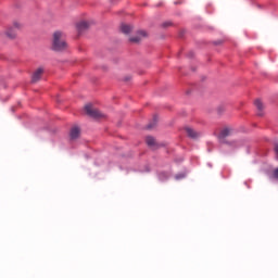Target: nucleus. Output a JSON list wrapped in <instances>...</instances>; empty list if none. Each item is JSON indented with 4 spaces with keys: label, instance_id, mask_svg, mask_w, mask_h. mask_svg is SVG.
Masks as SVG:
<instances>
[{
    "label": "nucleus",
    "instance_id": "obj_12",
    "mask_svg": "<svg viewBox=\"0 0 278 278\" xmlns=\"http://www.w3.org/2000/svg\"><path fill=\"white\" fill-rule=\"evenodd\" d=\"M254 104L258 112H262V110H264V103L262 102V100H255Z\"/></svg>",
    "mask_w": 278,
    "mask_h": 278
},
{
    "label": "nucleus",
    "instance_id": "obj_2",
    "mask_svg": "<svg viewBox=\"0 0 278 278\" xmlns=\"http://www.w3.org/2000/svg\"><path fill=\"white\" fill-rule=\"evenodd\" d=\"M23 29V24L18 21H14L13 24L7 29L5 35L11 40H14L16 38L17 31H21Z\"/></svg>",
    "mask_w": 278,
    "mask_h": 278
},
{
    "label": "nucleus",
    "instance_id": "obj_10",
    "mask_svg": "<svg viewBox=\"0 0 278 278\" xmlns=\"http://www.w3.org/2000/svg\"><path fill=\"white\" fill-rule=\"evenodd\" d=\"M134 29V27H131V25H127V24H122L121 26V31L122 34H131V30Z\"/></svg>",
    "mask_w": 278,
    "mask_h": 278
},
{
    "label": "nucleus",
    "instance_id": "obj_15",
    "mask_svg": "<svg viewBox=\"0 0 278 278\" xmlns=\"http://www.w3.org/2000/svg\"><path fill=\"white\" fill-rule=\"evenodd\" d=\"M170 25H173V23L165 22V23L162 24V27H170Z\"/></svg>",
    "mask_w": 278,
    "mask_h": 278
},
{
    "label": "nucleus",
    "instance_id": "obj_7",
    "mask_svg": "<svg viewBox=\"0 0 278 278\" xmlns=\"http://www.w3.org/2000/svg\"><path fill=\"white\" fill-rule=\"evenodd\" d=\"M81 134V130L79 129V127L74 126L71 131H70V138L71 140H77V138H79V135Z\"/></svg>",
    "mask_w": 278,
    "mask_h": 278
},
{
    "label": "nucleus",
    "instance_id": "obj_17",
    "mask_svg": "<svg viewBox=\"0 0 278 278\" xmlns=\"http://www.w3.org/2000/svg\"><path fill=\"white\" fill-rule=\"evenodd\" d=\"M131 78L130 77H128V78H126V81H129Z\"/></svg>",
    "mask_w": 278,
    "mask_h": 278
},
{
    "label": "nucleus",
    "instance_id": "obj_16",
    "mask_svg": "<svg viewBox=\"0 0 278 278\" xmlns=\"http://www.w3.org/2000/svg\"><path fill=\"white\" fill-rule=\"evenodd\" d=\"M275 151H276V154L278 155V143L275 144Z\"/></svg>",
    "mask_w": 278,
    "mask_h": 278
},
{
    "label": "nucleus",
    "instance_id": "obj_8",
    "mask_svg": "<svg viewBox=\"0 0 278 278\" xmlns=\"http://www.w3.org/2000/svg\"><path fill=\"white\" fill-rule=\"evenodd\" d=\"M228 136H231V128L226 127V128L222 129V131H220V134H219V140H220V142H226L225 139H226Z\"/></svg>",
    "mask_w": 278,
    "mask_h": 278
},
{
    "label": "nucleus",
    "instance_id": "obj_5",
    "mask_svg": "<svg viewBox=\"0 0 278 278\" xmlns=\"http://www.w3.org/2000/svg\"><path fill=\"white\" fill-rule=\"evenodd\" d=\"M42 73H45V70L42 67L37 68L33 74L31 83L37 84V81H40Z\"/></svg>",
    "mask_w": 278,
    "mask_h": 278
},
{
    "label": "nucleus",
    "instance_id": "obj_6",
    "mask_svg": "<svg viewBox=\"0 0 278 278\" xmlns=\"http://www.w3.org/2000/svg\"><path fill=\"white\" fill-rule=\"evenodd\" d=\"M89 27H90V23L86 21H83L76 25V29L78 34H84V31H86V29H88Z\"/></svg>",
    "mask_w": 278,
    "mask_h": 278
},
{
    "label": "nucleus",
    "instance_id": "obj_3",
    "mask_svg": "<svg viewBox=\"0 0 278 278\" xmlns=\"http://www.w3.org/2000/svg\"><path fill=\"white\" fill-rule=\"evenodd\" d=\"M85 112L91 118H105V115L101 111L93 109L92 104L85 105Z\"/></svg>",
    "mask_w": 278,
    "mask_h": 278
},
{
    "label": "nucleus",
    "instance_id": "obj_1",
    "mask_svg": "<svg viewBox=\"0 0 278 278\" xmlns=\"http://www.w3.org/2000/svg\"><path fill=\"white\" fill-rule=\"evenodd\" d=\"M68 47L66 36L62 31H55L52 39L53 51H64Z\"/></svg>",
    "mask_w": 278,
    "mask_h": 278
},
{
    "label": "nucleus",
    "instance_id": "obj_4",
    "mask_svg": "<svg viewBox=\"0 0 278 278\" xmlns=\"http://www.w3.org/2000/svg\"><path fill=\"white\" fill-rule=\"evenodd\" d=\"M142 38H147V31L144 30H139L137 33V36L131 37L129 40L130 42H134L135 45H138L142 40Z\"/></svg>",
    "mask_w": 278,
    "mask_h": 278
},
{
    "label": "nucleus",
    "instance_id": "obj_18",
    "mask_svg": "<svg viewBox=\"0 0 278 278\" xmlns=\"http://www.w3.org/2000/svg\"><path fill=\"white\" fill-rule=\"evenodd\" d=\"M258 116H262V113H258Z\"/></svg>",
    "mask_w": 278,
    "mask_h": 278
},
{
    "label": "nucleus",
    "instance_id": "obj_13",
    "mask_svg": "<svg viewBox=\"0 0 278 278\" xmlns=\"http://www.w3.org/2000/svg\"><path fill=\"white\" fill-rule=\"evenodd\" d=\"M155 125H157V116L153 117V123H150L148 125V129H153L155 127Z\"/></svg>",
    "mask_w": 278,
    "mask_h": 278
},
{
    "label": "nucleus",
    "instance_id": "obj_14",
    "mask_svg": "<svg viewBox=\"0 0 278 278\" xmlns=\"http://www.w3.org/2000/svg\"><path fill=\"white\" fill-rule=\"evenodd\" d=\"M274 179H278V167L273 172Z\"/></svg>",
    "mask_w": 278,
    "mask_h": 278
},
{
    "label": "nucleus",
    "instance_id": "obj_11",
    "mask_svg": "<svg viewBox=\"0 0 278 278\" xmlns=\"http://www.w3.org/2000/svg\"><path fill=\"white\" fill-rule=\"evenodd\" d=\"M146 142H147L148 147H151L152 149H155V138L147 137Z\"/></svg>",
    "mask_w": 278,
    "mask_h": 278
},
{
    "label": "nucleus",
    "instance_id": "obj_9",
    "mask_svg": "<svg viewBox=\"0 0 278 278\" xmlns=\"http://www.w3.org/2000/svg\"><path fill=\"white\" fill-rule=\"evenodd\" d=\"M185 131H186V134H187V136H188L189 138L197 139V138H199V136H201V132H197V130H194V129H192V128H190V127H187V128L185 129Z\"/></svg>",
    "mask_w": 278,
    "mask_h": 278
}]
</instances>
